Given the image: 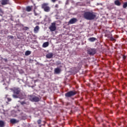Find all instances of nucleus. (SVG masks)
I'll return each instance as SVG.
<instances>
[{
    "label": "nucleus",
    "mask_w": 127,
    "mask_h": 127,
    "mask_svg": "<svg viewBox=\"0 0 127 127\" xmlns=\"http://www.w3.org/2000/svg\"><path fill=\"white\" fill-rule=\"evenodd\" d=\"M83 17L87 20H94L97 17V13L94 12L87 11L84 13Z\"/></svg>",
    "instance_id": "1"
},
{
    "label": "nucleus",
    "mask_w": 127,
    "mask_h": 127,
    "mask_svg": "<svg viewBox=\"0 0 127 127\" xmlns=\"http://www.w3.org/2000/svg\"><path fill=\"white\" fill-rule=\"evenodd\" d=\"M48 3H44L42 4V8H43L44 11L46 12H49L50 11V7H49Z\"/></svg>",
    "instance_id": "2"
},
{
    "label": "nucleus",
    "mask_w": 127,
    "mask_h": 127,
    "mask_svg": "<svg viewBox=\"0 0 127 127\" xmlns=\"http://www.w3.org/2000/svg\"><path fill=\"white\" fill-rule=\"evenodd\" d=\"M75 95H76V92L74 91H70L65 94V97L67 98H70L72 97V96H75Z\"/></svg>",
    "instance_id": "3"
},
{
    "label": "nucleus",
    "mask_w": 127,
    "mask_h": 127,
    "mask_svg": "<svg viewBox=\"0 0 127 127\" xmlns=\"http://www.w3.org/2000/svg\"><path fill=\"white\" fill-rule=\"evenodd\" d=\"M49 29L52 32L55 31L56 30V24L55 23H52L49 27Z\"/></svg>",
    "instance_id": "4"
},
{
    "label": "nucleus",
    "mask_w": 127,
    "mask_h": 127,
    "mask_svg": "<svg viewBox=\"0 0 127 127\" xmlns=\"http://www.w3.org/2000/svg\"><path fill=\"white\" fill-rule=\"evenodd\" d=\"M87 53L89 55H94V54H96V50L95 49H89L87 50Z\"/></svg>",
    "instance_id": "5"
},
{
    "label": "nucleus",
    "mask_w": 127,
    "mask_h": 127,
    "mask_svg": "<svg viewBox=\"0 0 127 127\" xmlns=\"http://www.w3.org/2000/svg\"><path fill=\"white\" fill-rule=\"evenodd\" d=\"M77 21V18H73L68 21V24H74V23H76Z\"/></svg>",
    "instance_id": "6"
},
{
    "label": "nucleus",
    "mask_w": 127,
    "mask_h": 127,
    "mask_svg": "<svg viewBox=\"0 0 127 127\" xmlns=\"http://www.w3.org/2000/svg\"><path fill=\"white\" fill-rule=\"evenodd\" d=\"M30 100L32 102H38L39 101V98L36 96H34V97L31 96L30 98Z\"/></svg>",
    "instance_id": "7"
},
{
    "label": "nucleus",
    "mask_w": 127,
    "mask_h": 127,
    "mask_svg": "<svg viewBox=\"0 0 127 127\" xmlns=\"http://www.w3.org/2000/svg\"><path fill=\"white\" fill-rule=\"evenodd\" d=\"M13 91L14 93V94H16V95H18L19 93H20V89L19 88H13Z\"/></svg>",
    "instance_id": "8"
},
{
    "label": "nucleus",
    "mask_w": 127,
    "mask_h": 127,
    "mask_svg": "<svg viewBox=\"0 0 127 127\" xmlns=\"http://www.w3.org/2000/svg\"><path fill=\"white\" fill-rule=\"evenodd\" d=\"M9 2V0H1V3L2 5H5V4H7Z\"/></svg>",
    "instance_id": "9"
},
{
    "label": "nucleus",
    "mask_w": 127,
    "mask_h": 127,
    "mask_svg": "<svg viewBox=\"0 0 127 127\" xmlns=\"http://www.w3.org/2000/svg\"><path fill=\"white\" fill-rule=\"evenodd\" d=\"M10 122L11 124H17V123H18L19 121L15 119H12L10 120Z\"/></svg>",
    "instance_id": "10"
},
{
    "label": "nucleus",
    "mask_w": 127,
    "mask_h": 127,
    "mask_svg": "<svg viewBox=\"0 0 127 127\" xmlns=\"http://www.w3.org/2000/svg\"><path fill=\"white\" fill-rule=\"evenodd\" d=\"M61 72V69L59 67H57L55 69V73L56 74H60V73Z\"/></svg>",
    "instance_id": "11"
},
{
    "label": "nucleus",
    "mask_w": 127,
    "mask_h": 127,
    "mask_svg": "<svg viewBox=\"0 0 127 127\" xmlns=\"http://www.w3.org/2000/svg\"><path fill=\"white\" fill-rule=\"evenodd\" d=\"M53 57V53H50L46 55V58L49 59Z\"/></svg>",
    "instance_id": "12"
},
{
    "label": "nucleus",
    "mask_w": 127,
    "mask_h": 127,
    "mask_svg": "<svg viewBox=\"0 0 127 127\" xmlns=\"http://www.w3.org/2000/svg\"><path fill=\"white\" fill-rule=\"evenodd\" d=\"M39 28H40L39 26H36L34 29V33H37V32H38V31L39 30Z\"/></svg>",
    "instance_id": "13"
},
{
    "label": "nucleus",
    "mask_w": 127,
    "mask_h": 127,
    "mask_svg": "<svg viewBox=\"0 0 127 127\" xmlns=\"http://www.w3.org/2000/svg\"><path fill=\"white\" fill-rule=\"evenodd\" d=\"M49 46V43L48 42H45L43 44V47L44 48H46V47H48Z\"/></svg>",
    "instance_id": "14"
},
{
    "label": "nucleus",
    "mask_w": 127,
    "mask_h": 127,
    "mask_svg": "<svg viewBox=\"0 0 127 127\" xmlns=\"http://www.w3.org/2000/svg\"><path fill=\"white\" fill-rule=\"evenodd\" d=\"M31 9H32V6H27L26 8V11H28V12H29L30 11H31Z\"/></svg>",
    "instance_id": "15"
},
{
    "label": "nucleus",
    "mask_w": 127,
    "mask_h": 127,
    "mask_svg": "<svg viewBox=\"0 0 127 127\" xmlns=\"http://www.w3.org/2000/svg\"><path fill=\"white\" fill-rule=\"evenodd\" d=\"M107 36V37H108V38H110V39H111V40H112V41H114V40H115V38L113 37V36L111 33H110L109 35Z\"/></svg>",
    "instance_id": "16"
},
{
    "label": "nucleus",
    "mask_w": 127,
    "mask_h": 127,
    "mask_svg": "<svg viewBox=\"0 0 127 127\" xmlns=\"http://www.w3.org/2000/svg\"><path fill=\"white\" fill-rule=\"evenodd\" d=\"M115 4H116V5L120 6V5H121V2H120V0H117L115 1Z\"/></svg>",
    "instance_id": "17"
},
{
    "label": "nucleus",
    "mask_w": 127,
    "mask_h": 127,
    "mask_svg": "<svg viewBox=\"0 0 127 127\" xmlns=\"http://www.w3.org/2000/svg\"><path fill=\"white\" fill-rule=\"evenodd\" d=\"M88 40L90 41L91 42H94L95 40H96V38L94 37L90 38L88 39Z\"/></svg>",
    "instance_id": "18"
},
{
    "label": "nucleus",
    "mask_w": 127,
    "mask_h": 127,
    "mask_svg": "<svg viewBox=\"0 0 127 127\" xmlns=\"http://www.w3.org/2000/svg\"><path fill=\"white\" fill-rule=\"evenodd\" d=\"M4 127V122L2 121H0V127Z\"/></svg>",
    "instance_id": "19"
},
{
    "label": "nucleus",
    "mask_w": 127,
    "mask_h": 127,
    "mask_svg": "<svg viewBox=\"0 0 127 127\" xmlns=\"http://www.w3.org/2000/svg\"><path fill=\"white\" fill-rule=\"evenodd\" d=\"M31 54V52L29 51H27L25 52L26 56H28V55H30Z\"/></svg>",
    "instance_id": "20"
},
{
    "label": "nucleus",
    "mask_w": 127,
    "mask_h": 127,
    "mask_svg": "<svg viewBox=\"0 0 127 127\" xmlns=\"http://www.w3.org/2000/svg\"><path fill=\"white\" fill-rule=\"evenodd\" d=\"M56 65L57 66H59V65H63V64H61V62H57L56 63Z\"/></svg>",
    "instance_id": "21"
},
{
    "label": "nucleus",
    "mask_w": 127,
    "mask_h": 127,
    "mask_svg": "<svg viewBox=\"0 0 127 127\" xmlns=\"http://www.w3.org/2000/svg\"><path fill=\"white\" fill-rule=\"evenodd\" d=\"M7 96H8V95H6L5 98H6V99H7L8 102H10V101H11V99L8 98Z\"/></svg>",
    "instance_id": "22"
},
{
    "label": "nucleus",
    "mask_w": 127,
    "mask_h": 127,
    "mask_svg": "<svg viewBox=\"0 0 127 127\" xmlns=\"http://www.w3.org/2000/svg\"><path fill=\"white\" fill-rule=\"evenodd\" d=\"M127 7V2H125L123 4V7L124 8H126Z\"/></svg>",
    "instance_id": "23"
},
{
    "label": "nucleus",
    "mask_w": 127,
    "mask_h": 127,
    "mask_svg": "<svg viewBox=\"0 0 127 127\" xmlns=\"http://www.w3.org/2000/svg\"><path fill=\"white\" fill-rule=\"evenodd\" d=\"M7 38L8 39H13V37L12 36H8Z\"/></svg>",
    "instance_id": "24"
},
{
    "label": "nucleus",
    "mask_w": 127,
    "mask_h": 127,
    "mask_svg": "<svg viewBox=\"0 0 127 127\" xmlns=\"http://www.w3.org/2000/svg\"><path fill=\"white\" fill-rule=\"evenodd\" d=\"M37 123L38 125H40L41 124V120H38Z\"/></svg>",
    "instance_id": "25"
},
{
    "label": "nucleus",
    "mask_w": 127,
    "mask_h": 127,
    "mask_svg": "<svg viewBox=\"0 0 127 127\" xmlns=\"http://www.w3.org/2000/svg\"><path fill=\"white\" fill-rule=\"evenodd\" d=\"M13 98H18V97H17V95L14 94L13 95Z\"/></svg>",
    "instance_id": "26"
},
{
    "label": "nucleus",
    "mask_w": 127,
    "mask_h": 127,
    "mask_svg": "<svg viewBox=\"0 0 127 127\" xmlns=\"http://www.w3.org/2000/svg\"><path fill=\"white\" fill-rule=\"evenodd\" d=\"M34 14L35 16L38 15V13H36V12H35V10H34Z\"/></svg>",
    "instance_id": "27"
},
{
    "label": "nucleus",
    "mask_w": 127,
    "mask_h": 127,
    "mask_svg": "<svg viewBox=\"0 0 127 127\" xmlns=\"http://www.w3.org/2000/svg\"><path fill=\"white\" fill-rule=\"evenodd\" d=\"M57 0H51V1L52 2H55V1H57Z\"/></svg>",
    "instance_id": "28"
},
{
    "label": "nucleus",
    "mask_w": 127,
    "mask_h": 127,
    "mask_svg": "<svg viewBox=\"0 0 127 127\" xmlns=\"http://www.w3.org/2000/svg\"><path fill=\"white\" fill-rule=\"evenodd\" d=\"M78 4H79V5H85V4H86L85 3H83V4H80V3H78Z\"/></svg>",
    "instance_id": "29"
},
{
    "label": "nucleus",
    "mask_w": 127,
    "mask_h": 127,
    "mask_svg": "<svg viewBox=\"0 0 127 127\" xmlns=\"http://www.w3.org/2000/svg\"><path fill=\"white\" fill-rule=\"evenodd\" d=\"M21 105H24V104H25V102H21Z\"/></svg>",
    "instance_id": "30"
},
{
    "label": "nucleus",
    "mask_w": 127,
    "mask_h": 127,
    "mask_svg": "<svg viewBox=\"0 0 127 127\" xmlns=\"http://www.w3.org/2000/svg\"><path fill=\"white\" fill-rule=\"evenodd\" d=\"M0 12H1L2 13L3 11L2 10H1V9L0 8Z\"/></svg>",
    "instance_id": "31"
},
{
    "label": "nucleus",
    "mask_w": 127,
    "mask_h": 127,
    "mask_svg": "<svg viewBox=\"0 0 127 127\" xmlns=\"http://www.w3.org/2000/svg\"><path fill=\"white\" fill-rule=\"evenodd\" d=\"M55 7H58V4H56V5H55Z\"/></svg>",
    "instance_id": "32"
},
{
    "label": "nucleus",
    "mask_w": 127,
    "mask_h": 127,
    "mask_svg": "<svg viewBox=\"0 0 127 127\" xmlns=\"http://www.w3.org/2000/svg\"><path fill=\"white\" fill-rule=\"evenodd\" d=\"M124 59H126V56L123 57Z\"/></svg>",
    "instance_id": "33"
},
{
    "label": "nucleus",
    "mask_w": 127,
    "mask_h": 127,
    "mask_svg": "<svg viewBox=\"0 0 127 127\" xmlns=\"http://www.w3.org/2000/svg\"><path fill=\"white\" fill-rule=\"evenodd\" d=\"M86 3H89V1L86 2Z\"/></svg>",
    "instance_id": "34"
},
{
    "label": "nucleus",
    "mask_w": 127,
    "mask_h": 127,
    "mask_svg": "<svg viewBox=\"0 0 127 127\" xmlns=\"http://www.w3.org/2000/svg\"><path fill=\"white\" fill-rule=\"evenodd\" d=\"M60 67H62V65H60Z\"/></svg>",
    "instance_id": "35"
},
{
    "label": "nucleus",
    "mask_w": 127,
    "mask_h": 127,
    "mask_svg": "<svg viewBox=\"0 0 127 127\" xmlns=\"http://www.w3.org/2000/svg\"><path fill=\"white\" fill-rule=\"evenodd\" d=\"M66 4H67V2H66Z\"/></svg>",
    "instance_id": "36"
},
{
    "label": "nucleus",
    "mask_w": 127,
    "mask_h": 127,
    "mask_svg": "<svg viewBox=\"0 0 127 127\" xmlns=\"http://www.w3.org/2000/svg\"><path fill=\"white\" fill-rule=\"evenodd\" d=\"M5 61H6V60H5Z\"/></svg>",
    "instance_id": "37"
},
{
    "label": "nucleus",
    "mask_w": 127,
    "mask_h": 127,
    "mask_svg": "<svg viewBox=\"0 0 127 127\" xmlns=\"http://www.w3.org/2000/svg\"><path fill=\"white\" fill-rule=\"evenodd\" d=\"M0 21H1L0 20Z\"/></svg>",
    "instance_id": "38"
}]
</instances>
